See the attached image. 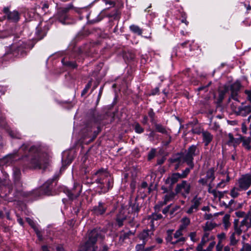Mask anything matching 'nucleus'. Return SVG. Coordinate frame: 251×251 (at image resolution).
I'll return each instance as SVG.
<instances>
[{"label": "nucleus", "mask_w": 251, "mask_h": 251, "mask_svg": "<svg viewBox=\"0 0 251 251\" xmlns=\"http://www.w3.org/2000/svg\"><path fill=\"white\" fill-rule=\"evenodd\" d=\"M238 220H235L234 222V231L233 233L237 235V237H240L241 234H242L243 231H245L247 230H246L245 226H241V223L240 225L239 226L238 223Z\"/></svg>", "instance_id": "obj_21"}, {"label": "nucleus", "mask_w": 251, "mask_h": 251, "mask_svg": "<svg viewBox=\"0 0 251 251\" xmlns=\"http://www.w3.org/2000/svg\"><path fill=\"white\" fill-rule=\"evenodd\" d=\"M177 193L174 192L172 190L169 191L163 197V200L166 201L167 203L173 201Z\"/></svg>", "instance_id": "obj_25"}, {"label": "nucleus", "mask_w": 251, "mask_h": 251, "mask_svg": "<svg viewBox=\"0 0 251 251\" xmlns=\"http://www.w3.org/2000/svg\"><path fill=\"white\" fill-rule=\"evenodd\" d=\"M235 184L238 187V188L242 191H245L249 189L251 187V181L250 180L249 174H246L242 175L239 177Z\"/></svg>", "instance_id": "obj_11"}, {"label": "nucleus", "mask_w": 251, "mask_h": 251, "mask_svg": "<svg viewBox=\"0 0 251 251\" xmlns=\"http://www.w3.org/2000/svg\"><path fill=\"white\" fill-rule=\"evenodd\" d=\"M244 110L248 114H251L250 116L248 118V120H250L251 118V106H247L245 107Z\"/></svg>", "instance_id": "obj_54"}, {"label": "nucleus", "mask_w": 251, "mask_h": 251, "mask_svg": "<svg viewBox=\"0 0 251 251\" xmlns=\"http://www.w3.org/2000/svg\"><path fill=\"white\" fill-rule=\"evenodd\" d=\"M230 216L226 214L223 218V224L225 230H227L230 226L231 224L229 222Z\"/></svg>", "instance_id": "obj_31"}, {"label": "nucleus", "mask_w": 251, "mask_h": 251, "mask_svg": "<svg viewBox=\"0 0 251 251\" xmlns=\"http://www.w3.org/2000/svg\"><path fill=\"white\" fill-rule=\"evenodd\" d=\"M59 177V173H56L52 178L48 179L42 186V189L47 195H53L56 194L54 187Z\"/></svg>", "instance_id": "obj_6"}, {"label": "nucleus", "mask_w": 251, "mask_h": 251, "mask_svg": "<svg viewBox=\"0 0 251 251\" xmlns=\"http://www.w3.org/2000/svg\"><path fill=\"white\" fill-rule=\"evenodd\" d=\"M217 238L218 239V242L220 244H222V242L225 240L226 238V234L224 232H222L217 235Z\"/></svg>", "instance_id": "obj_48"}, {"label": "nucleus", "mask_w": 251, "mask_h": 251, "mask_svg": "<svg viewBox=\"0 0 251 251\" xmlns=\"http://www.w3.org/2000/svg\"><path fill=\"white\" fill-rule=\"evenodd\" d=\"M88 122L86 123L83 132H87L86 136H89L95 125L100 123L103 119V116L95 109H91L88 113Z\"/></svg>", "instance_id": "obj_4"}, {"label": "nucleus", "mask_w": 251, "mask_h": 251, "mask_svg": "<svg viewBox=\"0 0 251 251\" xmlns=\"http://www.w3.org/2000/svg\"><path fill=\"white\" fill-rule=\"evenodd\" d=\"M155 129L157 132L168 135V132L164 126L160 124H157L156 122L154 124Z\"/></svg>", "instance_id": "obj_32"}, {"label": "nucleus", "mask_w": 251, "mask_h": 251, "mask_svg": "<svg viewBox=\"0 0 251 251\" xmlns=\"http://www.w3.org/2000/svg\"><path fill=\"white\" fill-rule=\"evenodd\" d=\"M190 219L186 216L183 217L181 220V225L179 227L181 229L185 230L187 227L190 224Z\"/></svg>", "instance_id": "obj_28"}, {"label": "nucleus", "mask_w": 251, "mask_h": 251, "mask_svg": "<svg viewBox=\"0 0 251 251\" xmlns=\"http://www.w3.org/2000/svg\"><path fill=\"white\" fill-rule=\"evenodd\" d=\"M191 188V183L186 180H182L177 184L175 188L176 193L180 194L183 198H186L190 193Z\"/></svg>", "instance_id": "obj_10"}, {"label": "nucleus", "mask_w": 251, "mask_h": 251, "mask_svg": "<svg viewBox=\"0 0 251 251\" xmlns=\"http://www.w3.org/2000/svg\"><path fill=\"white\" fill-rule=\"evenodd\" d=\"M202 137V141L205 146H207L209 143L212 141L213 135L207 131H202L201 132Z\"/></svg>", "instance_id": "obj_20"}, {"label": "nucleus", "mask_w": 251, "mask_h": 251, "mask_svg": "<svg viewBox=\"0 0 251 251\" xmlns=\"http://www.w3.org/2000/svg\"><path fill=\"white\" fill-rule=\"evenodd\" d=\"M201 203L202 199L198 196H195L191 200V205L185 210V212L189 215L197 212L199 210V207L201 205Z\"/></svg>", "instance_id": "obj_12"}, {"label": "nucleus", "mask_w": 251, "mask_h": 251, "mask_svg": "<svg viewBox=\"0 0 251 251\" xmlns=\"http://www.w3.org/2000/svg\"><path fill=\"white\" fill-rule=\"evenodd\" d=\"M107 209V205L101 201L98 202V205L93 207L92 211L96 215L103 214Z\"/></svg>", "instance_id": "obj_16"}, {"label": "nucleus", "mask_w": 251, "mask_h": 251, "mask_svg": "<svg viewBox=\"0 0 251 251\" xmlns=\"http://www.w3.org/2000/svg\"><path fill=\"white\" fill-rule=\"evenodd\" d=\"M21 176V172L20 169L15 167L13 169V177L15 182L20 181Z\"/></svg>", "instance_id": "obj_26"}, {"label": "nucleus", "mask_w": 251, "mask_h": 251, "mask_svg": "<svg viewBox=\"0 0 251 251\" xmlns=\"http://www.w3.org/2000/svg\"><path fill=\"white\" fill-rule=\"evenodd\" d=\"M228 90V88L226 87H225V89L223 91H221L219 92V102L222 101V100H224L225 94Z\"/></svg>", "instance_id": "obj_40"}, {"label": "nucleus", "mask_w": 251, "mask_h": 251, "mask_svg": "<svg viewBox=\"0 0 251 251\" xmlns=\"http://www.w3.org/2000/svg\"><path fill=\"white\" fill-rule=\"evenodd\" d=\"M134 234V232H132L131 231H129L127 232L124 233L123 234L121 235L120 236V239L124 240L127 238H128L130 236L133 235Z\"/></svg>", "instance_id": "obj_46"}, {"label": "nucleus", "mask_w": 251, "mask_h": 251, "mask_svg": "<svg viewBox=\"0 0 251 251\" xmlns=\"http://www.w3.org/2000/svg\"><path fill=\"white\" fill-rule=\"evenodd\" d=\"M145 244H144V243H143L142 244H138L136 246V251H140V250H142L143 249V248H144V245Z\"/></svg>", "instance_id": "obj_61"}, {"label": "nucleus", "mask_w": 251, "mask_h": 251, "mask_svg": "<svg viewBox=\"0 0 251 251\" xmlns=\"http://www.w3.org/2000/svg\"><path fill=\"white\" fill-rule=\"evenodd\" d=\"M10 136L13 138L20 139L21 137V134L17 131L11 130L9 132Z\"/></svg>", "instance_id": "obj_42"}, {"label": "nucleus", "mask_w": 251, "mask_h": 251, "mask_svg": "<svg viewBox=\"0 0 251 251\" xmlns=\"http://www.w3.org/2000/svg\"><path fill=\"white\" fill-rule=\"evenodd\" d=\"M91 86V81H90L85 86L84 89L82 90L81 92V96H84L88 92V90L90 89Z\"/></svg>", "instance_id": "obj_50"}, {"label": "nucleus", "mask_w": 251, "mask_h": 251, "mask_svg": "<svg viewBox=\"0 0 251 251\" xmlns=\"http://www.w3.org/2000/svg\"><path fill=\"white\" fill-rule=\"evenodd\" d=\"M81 190L82 186L79 183H75L72 190L67 191V195L70 199L73 200L80 195Z\"/></svg>", "instance_id": "obj_14"}, {"label": "nucleus", "mask_w": 251, "mask_h": 251, "mask_svg": "<svg viewBox=\"0 0 251 251\" xmlns=\"http://www.w3.org/2000/svg\"><path fill=\"white\" fill-rule=\"evenodd\" d=\"M216 243L215 241H212L209 244L207 248L204 250L202 249V251H212L214 246H215Z\"/></svg>", "instance_id": "obj_51"}, {"label": "nucleus", "mask_w": 251, "mask_h": 251, "mask_svg": "<svg viewBox=\"0 0 251 251\" xmlns=\"http://www.w3.org/2000/svg\"><path fill=\"white\" fill-rule=\"evenodd\" d=\"M63 65L70 68H75L77 67V65L75 62L67 61L66 58H64L61 61Z\"/></svg>", "instance_id": "obj_34"}, {"label": "nucleus", "mask_w": 251, "mask_h": 251, "mask_svg": "<svg viewBox=\"0 0 251 251\" xmlns=\"http://www.w3.org/2000/svg\"><path fill=\"white\" fill-rule=\"evenodd\" d=\"M3 12L5 14L4 17L12 22L16 23L19 21L20 17V14L17 10L10 11L9 7H4L3 9Z\"/></svg>", "instance_id": "obj_13"}, {"label": "nucleus", "mask_w": 251, "mask_h": 251, "mask_svg": "<svg viewBox=\"0 0 251 251\" xmlns=\"http://www.w3.org/2000/svg\"><path fill=\"white\" fill-rule=\"evenodd\" d=\"M223 245L220 243H218L216 246V251H222Z\"/></svg>", "instance_id": "obj_59"}, {"label": "nucleus", "mask_w": 251, "mask_h": 251, "mask_svg": "<svg viewBox=\"0 0 251 251\" xmlns=\"http://www.w3.org/2000/svg\"><path fill=\"white\" fill-rule=\"evenodd\" d=\"M127 216L126 214L125 211L123 210H121L119 213L116 216V225L119 227L122 226L124 225V222L127 220Z\"/></svg>", "instance_id": "obj_17"}, {"label": "nucleus", "mask_w": 251, "mask_h": 251, "mask_svg": "<svg viewBox=\"0 0 251 251\" xmlns=\"http://www.w3.org/2000/svg\"><path fill=\"white\" fill-rule=\"evenodd\" d=\"M242 131L244 134H246L247 131V127L245 123H242L241 127Z\"/></svg>", "instance_id": "obj_64"}, {"label": "nucleus", "mask_w": 251, "mask_h": 251, "mask_svg": "<svg viewBox=\"0 0 251 251\" xmlns=\"http://www.w3.org/2000/svg\"><path fill=\"white\" fill-rule=\"evenodd\" d=\"M241 142H243V146L245 147L247 150H250L251 149V146L250 145V143L251 142V137H245L240 136Z\"/></svg>", "instance_id": "obj_29"}, {"label": "nucleus", "mask_w": 251, "mask_h": 251, "mask_svg": "<svg viewBox=\"0 0 251 251\" xmlns=\"http://www.w3.org/2000/svg\"><path fill=\"white\" fill-rule=\"evenodd\" d=\"M206 179L210 180L212 182L215 178V169L214 168H211L208 170L206 172Z\"/></svg>", "instance_id": "obj_30"}, {"label": "nucleus", "mask_w": 251, "mask_h": 251, "mask_svg": "<svg viewBox=\"0 0 251 251\" xmlns=\"http://www.w3.org/2000/svg\"><path fill=\"white\" fill-rule=\"evenodd\" d=\"M243 246L242 248L245 251H251V241L250 243H242Z\"/></svg>", "instance_id": "obj_49"}, {"label": "nucleus", "mask_w": 251, "mask_h": 251, "mask_svg": "<svg viewBox=\"0 0 251 251\" xmlns=\"http://www.w3.org/2000/svg\"><path fill=\"white\" fill-rule=\"evenodd\" d=\"M208 241H207V240L202 237L200 243L196 247V251H202L203 246Z\"/></svg>", "instance_id": "obj_38"}, {"label": "nucleus", "mask_w": 251, "mask_h": 251, "mask_svg": "<svg viewBox=\"0 0 251 251\" xmlns=\"http://www.w3.org/2000/svg\"><path fill=\"white\" fill-rule=\"evenodd\" d=\"M223 178H221V181L218 183L217 187L218 188H223L226 183L229 181L230 177L229 176L228 174L225 173L223 175Z\"/></svg>", "instance_id": "obj_24"}, {"label": "nucleus", "mask_w": 251, "mask_h": 251, "mask_svg": "<svg viewBox=\"0 0 251 251\" xmlns=\"http://www.w3.org/2000/svg\"><path fill=\"white\" fill-rule=\"evenodd\" d=\"M217 226V224L212 222H207L203 227L204 231H209L214 229Z\"/></svg>", "instance_id": "obj_35"}, {"label": "nucleus", "mask_w": 251, "mask_h": 251, "mask_svg": "<svg viewBox=\"0 0 251 251\" xmlns=\"http://www.w3.org/2000/svg\"><path fill=\"white\" fill-rule=\"evenodd\" d=\"M3 178L0 177V197L8 195L12 190V185L8 178L7 174L3 175Z\"/></svg>", "instance_id": "obj_7"}, {"label": "nucleus", "mask_w": 251, "mask_h": 251, "mask_svg": "<svg viewBox=\"0 0 251 251\" xmlns=\"http://www.w3.org/2000/svg\"><path fill=\"white\" fill-rule=\"evenodd\" d=\"M42 33V32L41 31L37 30L36 32V34L37 35V38L38 40L42 39L44 36H45V34L43 33L42 35H40V34Z\"/></svg>", "instance_id": "obj_56"}, {"label": "nucleus", "mask_w": 251, "mask_h": 251, "mask_svg": "<svg viewBox=\"0 0 251 251\" xmlns=\"http://www.w3.org/2000/svg\"><path fill=\"white\" fill-rule=\"evenodd\" d=\"M241 226H245L246 230L251 227V207L244 219L241 221Z\"/></svg>", "instance_id": "obj_19"}, {"label": "nucleus", "mask_w": 251, "mask_h": 251, "mask_svg": "<svg viewBox=\"0 0 251 251\" xmlns=\"http://www.w3.org/2000/svg\"><path fill=\"white\" fill-rule=\"evenodd\" d=\"M92 183L97 184L99 193H105L113 187V180L106 170L101 169L94 173L92 176Z\"/></svg>", "instance_id": "obj_2"}, {"label": "nucleus", "mask_w": 251, "mask_h": 251, "mask_svg": "<svg viewBox=\"0 0 251 251\" xmlns=\"http://www.w3.org/2000/svg\"><path fill=\"white\" fill-rule=\"evenodd\" d=\"M153 232L149 229L144 230L139 235V238L146 244V242L151 238Z\"/></svg>", "instance_id": "obj_18"}, {"label": "nucleus", "mask_w": 251, "mask_h": 251, "mask_svg": "<svg viewBox=\"0 0 251 251\" xmlns=\"http://www.w3.org/2000/svg\"><path fill=\"white\" fill-rule=\"evenodd\" d=\"M167 135H168V137H169L168 140H167V141H163V143H162L163 144V146H168L169 145V144L171 142V140H172L171 136L170 135H168V134Z\"/></svg>", "instance_id": "obj_58"}, {"label": "nucleus", "mask_w": 251, "mask_h": 251, "mask_svg": "<svg viewBox=\"0 0 251 251\" xmlns=\"http://www.w3.org/2000/svg\"><path fill=\"white\" fill-rule=\"evenodd\" d=\"M241 191L238 187L235 184V186L230 190V195L233 198H237L240 195V192Z\"/></svg>", "instance_id": "obj_33"}, {"label": "nucleus", "mask_w": 251, "mask_h": 251, "mask_svg": "<svg viewBox=\"0 0 251 251\" xmlns=\"http://www.w3.org/2000/svg\"><path fill=\"white\" fill-rule=\"evenodd\" d=\"M245 93L247 96L248 100L251 102V89L250 90H246Z\"/></svg>", "instance_id": "obj_57"}, {"label": "nucleus", "mask_w": 251, "mask_h": 251, "mask_svg": "<svg viewBox=\"0 0 251 251\" xmlns=\"http://www.w3.org/2000/svg\"><path fill=\"white\" fill-rule=\"evenodd\" d=\"M99 236L98 231L96 230H92L88 234V240L85 243V247L88 249V251H97V247L95 246Z\"/></svg>", "instance_id": "obj_9"}, {"label": "nucleus", "mask_w": 251, "mask_h": 251, "mask_svg": "<svg viewBox=\"0 0 251 251\" xmlns=\"http://www.w3.org/2000/svg\"><path fill=\"white\" fill-rule=\"evenodd\" d=\"M34 231H35L38 239L40 240H42L43 239V237L41 231L40 230H39L38 228L35 229Z\"/></svg>", "instance_id": "obj_55"}, {"label": "nucleus", "mask_w": 251, "mask_h": 251, "mask_svg": "<svg viewBox=\"0 0 251 251\" xmlns=\"http://www.w3.org/2000/svg\"><path fill=\"white\" fill-rule=\"evenodd\" d=\"M179 179L176 174L175 173H173L172 174L171 176L168 177L165 180V183L168 184L170 186V188L171 189L172 186L176 183L178 181Z\"/></svg>", "instance_id": "obj_23"}, {"label": "nucleus", "mask_w": 251, "mask_h": 251, "mask_svg": "<svg viewBox=\"0 0 251 251\" xmlns=\"http://www.w3.org/2000/svg\"><path fill=\"white\" fill-rule=\"evenodd\" d=\"M26 221L29 224V225L34 229V230L37 228L33 220L30 219L29 218H27L26 219Z\"/></svg>", "instance_id": "obj_52"}, {"label": "nucleus", "mask_w": 251, "mask_h": 251, "mask_svg": "<svg viewBox=\"0 0 251 251\" xmlns=\"http://www.w3.org/2000/svg\"><path fill=\"white\" fill-rule=\"evenodd\" d=\"M188 165L189 166V167L186 168L181 173V174H182V176H183V177H184V178L187 177L188 175L189 174L190 171L194 168V167H191L190 165Z\"/></svg>", "instance_id": "obj_47"}, {"label": "nucleus", "mask_w": 251, "mask_h": 251, "mask_svg": "<svg viewBox=\"0 0 251 251\" xmlns=\"http://www.w3.org/2000/svg\"><path fill=\"white\" fill-rule=\"evenodd\" d=\"M104 2L106 5L109 4V7H113L115 5V2L113 1L104 0Z\"/></svg>", "instance_id": "obj_62"}, {"label": "nucleus", "mask_w": 251, "mask_h": 251, "mask_svg": "<svg viewBox=\"0 0 251 251\" xmlns=\"http://www.w3.org/2000/svg\"><path fill=\"white\" fill-rule=\"evenodd\" d=\"M240 240V237L232 232L229 236V245L231 246H236Z\"/></svg>", "instance_id": "obj_27"}, {"label": "nucleus", "mask_w": 251, "mask_h": 251, "mask_svg": "<svg viewBox=\"0 0 251 251\" xmlns=\"http://www.w3.org/2000/svg\"><path fill=\"white\" fill-rule=\"evenodd\" d=\"M167 203L165 201L163 200V201L159 202L157 204H156L154 206V209L155 211H159L161 208L164 205H166Z\"/></svg>", "instance_id": "obj_45"}, {"label": "nucleus", "mask_w": 251, "mask_h": 251, "mask_svg": "<svg viewBox=\"0 0 251 251\" xmlns=\"http://www.w3.org/2000/svg\"><path fill=\"white\" fill-rule=\"evenodd\" d=\"M73 7V5L70 4L66 7L60 8L56 14V19L63 25L74 24L75 22V20L71 18L68 14L69 10L72 9Z\"/></svg>", "instance_id": "obj_5"}, {"label": "nucleus", "mask_w": 251, "mask_h": 251, "mask_svg": "<svg viewBox=\"0 0 251 251\" xmlns=\"http://www.w3.org/2000/svg\"><path fill=\"white\" fill-rule=\"evenodd\" d=\"M156 152V150L155 149L152 148L151 150V151L149 152L148 155V159L149 160H151L153 159L155 156Z\"/></svg>", "instance_id": "obj_43"}, {"label": "nucleus", "mask_w": 251, "mask_h": 251, "mask_svg": "<svg viewBox=\"0 0 251 251\" xmlns=\"http://www.w3.org/2000/svg\"><path fill=\"white\" fill-rule=\"evenodd\" d=\"M228 140L227 143L229 146H232L235 147L241 142L240 137L239 138H234L231 133L228 134Z\"/></svg>", "instance_id": "obj_22"}, {"label": "nucleus", "mask_w": 251, "mask_h": 251, "mask_svg": "<svg viewBox=\"0 0 251 251\" xmlns=\"http://www.w3.org/2000/svg\"><path fill=\"white\" fill-rule=\"evenodd\" d=\"M155 113L153 111V110L152 108H150L149 110L148 115H149V117L151 119V122L152 124H154V123H155Z\"/></svg>", "instance_id": "obj_41"}, {"label": "nucleus", "mask_w": 251, "mask_h": 251, "mask_svg": "<svg viewBox=\"0 0 251 251\" xmlns=\"http://www.w3.org/2000/svg\"><path fill=\"white\" fill-rule=\"evenodd\" d=\"M183 230L184 229H181L180 227L175 233H173V230H167V236L165 238L167 243L175 248L183 246L188 239L187 237L183 236Z\"/></svg>", "instance_id": "obj_3"}, {"label": "nucleus", "mask_w": 251, "mask_h": 251, "mask_svg": "<svg viewBox=\"0 0 251 251\" xmlns=\"http://www.w3.org/2000/svg\"><path fill=\"white\" fill-rule=\"evenodd\" d=\"M151 217H152V218L151 220V226L153 228V226H154L153 224V221L161 219L163 218V216L161 214L154 213V214H152Z\"/></svg>", "instance_id": "obj_39"}, {"label": "nucleus", "mask_w": 251, "mask_h": 251, "mask_svg": "<svg viewBox=\"0 0 251 251\" xmlns=\"http://www.w3.org/2000/svg\"><path fill=\"white\" fill-rule=\"evenodd\" d=\"M135 131L139 134L142 133L144 132V128L140 126L139 123H136L134 126Z\"/></svg>", "instance_id": "obj_44"}, {"label": "nucleus", "mask_w": 251, "mask_h": 251, "mask_svg": "<svg viewBox=\"0 0 251 251\" xmlns=\"http://www.w3.org/2000/svg\"><path fill=\"white\" fill-rule=\"evenodd\" d=\"M40 147L31 145L27 142L23 144L17 152L6 156L3 162L7 165L18 159H21L24 166L26 168L45 169L49 165V160L44 154L40 152Z\"/></svg>", "instance_id": "obj_1"}, {"label": "nucleus", "mask_w": 251, "mask_h": 251, "mask_svg": "<svg viewBox=\"0 0 251 251\" xmlns=\"http://www.w3.org/2000/svg\"><path fill=\"white\" fill-rule=\"evenodd\" d=\"M202 237L209 241L210 240L209 233L207 231H204V233Z\"/></svg>", "instance_id": "obj_63"}, {"label": "nucleus", "mask_w": 251, "mask_h": 251, "mask_svg": "<svg viewBox=\"0 0 251 251\" xmlns=\"http://www.w3.org/2000/svg\"><path fill=\"white\" fill-rule=\"evenodd\" d=\"M129 29L134 34H136L138 35H142V30L138 26L132 25L129 26Z\"/></svg>", "instance_id": "obj_36"}, {"label": "nucleus", "mask_w": 251, "mask_h": 251, "mask_svg": "<svg viewBox=\"0 0 251 251\" xmlns=\"http://www.w3.org/2000/svg\"><path fill=\"white\" fill-rule=\"evenodd\" d=\"M197 233L196 232H191L189 233V236L192 241L195 242L197 241L196 240Z\"/></svg>", "instance_id": "obj_53"}, {"label": "nucleus", "mask_w": 251, "mask_h": 251, "mask_svg": "<svg viewBox=\"0 0 251 251\" xmlns=\"http://www.w3.org/2000/svg\"><path fill=\"white\" fill-rule=\"evenodd\" d=\"M199 153V149L196 145H193L189 147L185 154L183 156L184 161L187 165H190L191 167H194L193 158Z\"/></svg>", "instance_id": "obj_8"}, {"label": "nucleus", "mask_w": 251, "mask_h": 251, "mask_svg": "<svg viewBox=\"0 0 251 251\" xmlns=\"http://www.w3.org/2000/svg\"><path fill=\"white\" fill-rule=\"evenodd\" d=\"M12 48L14 49L16 48L18 51H22V50L23 49H26L27 45L25 44L23 41H20V42H19L17 45H12Z\"/></svg>", "instance_id": "obj_37"}, {"label": "nucleus", "mask_w": 251, "mask_h": 251, "mask_svg": "<svg viewBox=\"0 0 251 251\" xmlns=\"http://www.w3.org/2000/svg\"><path fill=\"white\" fill-rule=\"evenodd\" d=\"M241 86V84L239 81H236L230 85L231 96L230 98L236 101H239L238 93L240 90Z\"/></svg>", "instance_id": "obj_15"}, {"label": "nucleus", "mask_w": 251, "mask_h": 251, "mask_svg": "<svg viewBox=\"0 0 251 251\" xmlns=\"http://www.w3.org/2000/svg\"><path fill=\"white\" fill-rule=\"evenodd\" d=\"M165 160L166 158L165 157H162L160 158H158L157 160V165H162L164 163Z\"/></svg>", "instance_id": "obj_60"}]
</instances>
